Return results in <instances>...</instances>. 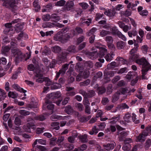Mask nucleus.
<instances>
[{
	"instance_id": "f257e3e1",
	"label": "nucleus",
	"mask_w": 151,
	"mask_h": 151,
	"mask_svg": "<svg viewBox=\"0 0 151 151\" xmlns=\"http://www.w3.org/2000/svg\"><path fill=\"white\" fill-rule=\"evenodd\" d=\"M28 69L31 71H33L34 73L35 76L39 79L37 80L38 82H42V81H40V79H42L43 76L42 72L39 68H35L34 65L32 64H30L28 66Z\"/></svg>"
},
{
	"instance_id": "f03ea898",
	"label": "nucleus",
	"mask_w": 151,
	"mask_h": 151,
	"mask_svg": "<svg viewBox=\"0 0 151 151\" xmlns=\"http://www.w3.org/2000/svg\"><path fill=\"white\" fill-rule=\"evenodd\" d=\"M136 62L139 65H142V70L151 69V65L144 58H142L136 60Z\"/></svg>"
},
{
	"instance_id": "7ed1b4c3",
	"label": "nucleus",
	"mask_w": 151,
	"mask_h": 151,
	"mask_svg": "<svg viewBox=\"0 0 151 151\" xmlns=\"http://www.w3.org/2000/svg\"><path fill=\"white\" fill-rule=\"evenodd\" d=\"M27 121L28 123H27L26 126H24V129L26 132H30V128L31 127L35 126V121L34 120L31 118H28Z\"/></svg>"
},
{
	"instance_id": "20e7f679",
	"label": "nucleus",
	"mask_w": 151,
	"mask_h": 151,
	"mask_svg": "<svg viewBox=\"0 0 151 151\" xmlns=\"http://www.w3.org/2000/svg\"><path fill=\"white\" fill-rule=\"evenodd\" d=\"M111 33L112 35H117L119 38H121L124 41H126V37L121 32L117 29L116 27H113L111 28Z\"/></svg>"
},
{
	"instance_id": "39448f33",
	"label": "nucleus",
	"mask_w": 151,
	"mask_h": 151,
	"mask_svg": "<svg viewBox=\"0 0 151 151\" xmlns=\"http://www.w3.org/2000/svg\"><path fill=\"white\" fill-rule=\"evenodd\" d=\"M12 24L11 23H8L6 24L5 26L6 28L4 31V32L6 33H9L10 35H12L14 32V27L12 26Z\"/></svg>"
},
{
	"instance_id": "423d86ee",
	"label": "nucleus",
	"mask_w": 151,
	"mask_h": 151,
	"mask_svg": "<svg viewBox=\"0 0 151 151\" xmlns=\"http://www.w3.org/2000/svg\"><path fill=\"white\" fill-rule=\"evenodd\" d=\"M135 117L136 115L134 113H133L132 116L130 113L127 112L124 117L123 119L125 122L128 123L132 122Z\"/></svg>"
},
{
	"instance_id": "0eeeda50",
	"label": "nucleus",
	"mask_w": 151,
	"mask_h": 151,
	"mask_svg": "<svg viewBox=\"0 0 151 151\" xmlns=\"http://www.w3.org/2000/svg\"><path fill=\"white\" fill-rule=\"evenodd\" d=\"M12 53L15 57V60L16 61L21 60L22 58V53L19 50L17 49L12 50Z\"/></svg>"
},
{
	"instance_id": "6e6552de",
	"label": "nucleus",
	"mask_w": 151,
	"mask_h": 151,
	"mask_svg": "<svg viewBox=\"0 0 151 151\" xmlns=\"http://www.w3.org/2000/svg\"><path fill=\"white\" fill-rule=\"evenodd\" d=\"M68 53L66 52L63 51L58 56L57 63L58 64H60L64 62L66 60V56Z\"/></svg>"
},
{
	"instance_id": "1a4fd4ad",
	"label": "nucleus",
	"mask_w": 151,
	"mask_h": 151,
	"mask_svg": "<svg viewBox=\"0 0 151 151\" xmlns=\"http://www.w3.org/2000/svg\"><path fill=\"white\" fill-rule=\"evenodd\" d=\"M137 51L135 49H132L130 51L129 60L130 62L134 61L138 58L139 55L135 53Z\"/></svg>"
},
{
	"instance_id": "9d476101",
	"label": "nucleus",
	"mask_w": 151,
	"mask_h": 151,
	"mask_svg": "<svg viewBox=\"0 0 151 151\" xmlns=\"http://www.w3.org/2000/svg\"><path fill=\"white\" fill-rule=\"evenodd\" d=\"M62 94L59 92H56L55 93H51L48 95V98L52 99L53 101L55 99H58L61 96Z\"/></svg>"
},
{
	"instance_id": "9b49d317",
	"label": "nucleus",
	"mask_w": 151,
	"mask_h": 151,
	"mask_svg": "<svg viewBox=\"0 0 151 151\" xmlns=\"http://www.w3.org/2000/svg\"><path fill=\"white\" fill-rule=\"evenodd\" d=\"M74 6V3L73 1L66 2L64 7V10L69 11L72 9Z\"/></svg>"
},
{
	"instance_id": "f8f14e48",
	"label": "nucleus",
	"mask_w": 151,
	"mask_h": 151,
	"mask_svg": "<svg viewBox=\"0 0 151 151\" xmlns=\"http://www.w3.org/2000/svg\"><path fill=\"white\" fill-rule=\"evenodd\" d=\"M69 117L68 116H61L57 115L56 114H53L50 117V119L53 121H56L57 119H64Z\"/></svg>"
},
{
	"instance_id": "ddd939ff",
	"label": "nucleus",
	"mask_w": 151,
	"mask_h": 151,
	"mask_svg": "<svg viewBox=\"0 0 151 151\" xmlns=\"http://www.w3.org/2000/svg\"><path fill=\"white\" fill-rule=\"evenodd\" d=\"M116 145V143L114 142H112L106 144L104 145L103 146L107 150L109 151L113 149Z\"/></svg>"
},
{
	"instance_id": "4468645a",
	"label": "nucleus",
	"mask_w": 151,
	"mask_h": 151,
	"mask_svg": "<svg viewBox=\"0 0 151 151\" xmlns=\"http://www.w3.org/2000/svg\"><path fill=\"white\" fill-rule=\"evenodd\" d=\"M51 103V101L48 99V114H49L50 115L53 113L54 105Z\"/></svg>"
},
{
	"instance_id": "2eb2a0df",
	"label": "nucleus",
	"mask_w": 151,
	"mask_h": 151,
	"mask_svg": "<svg viewBox=\"0 0 151 151\" xmlns=\"http://www.w3.org/2000/svg\"><path fill=\"white\" fill-rule=\"evenodd\" d=\"M63 33L62 32H59L54 36V39L63 42Z\"/></svg>"
},
{
	"instance_id": "dca6fc26",
	"label": "nucleus",
	"mask_w": 151,
	"mask_h": 151,
	"mask_svg": "<svg viewBox=\"0 0 151 151\" xmlns=\"http://www.w3.org/2000/svg\"><path fill=\"white\" fill-rule=\"evenodd\" d=\"M88 54L92 59H96L98 57H99V52H98L97 50L88 52Z\"/></svg>"
},
{
	"instance_id": "f3484780",
	"label": "nucleus",
	"mask_w": 151,
	"mask_h": 151,
	"mask_svg": "<svg viewBox=\"0 0 151 151\" xmlns=\"http://www.w3.org/2000/svg\"><path fill=\"white\" fill-rule=\"evenodd\" d=\"M104 13L109 17H112L115 16L116 12L115 9H113L112 10L109 9L107 11H105Z\"/></svg>"
},
{
	"instance_id": "a211bd4d",
	"label": "nucleus",
	"mask_w": 151,
	"mask_h": 151,
	"mask_svg": "<svg viewBox=\"0 0 151 151\" xmlns=\"http://www.w3.org/2000/svg\"><path fill=\"white\" fill-rule=\"evenodd\" d=\"M83 32V31L82 29L79 27H77L75 28V30H73L72 34L73 35H76L79 34H82Z\"/></svg>"
},
{
	"instance_id": "6ab92c4d",
	"label": "nucleus",
	"mask_w": 151,
	"mask_h": 151,
	"mask_svg": "<svg viewBox=\"0 0 151 151\" xmlns=\"http://www.w3.org/2000/svg\"><path fill=\"white\" fill-rule=\"evenodd\" d=\"M115 55L113 51H111L110 53L107 54L105 57V58L107 61H110L112 60Z\"/></svg>"
},
{
	"instance_id": "aec40b11",
	"label": "nucleus",
	"mask_w": 151,
	"mask_h": 151,
	"mask_svg": "<svg viewBox=\"0 0 151 151\" xmlns=\"http://www.w3.org/2000/svg\"><path fill=\"white\" fill-rule=\"evenodd\" d=\"M125 45V43L122 41H118L116 42V47L119 50L124 48Z\"/></svg>"
},
{
	"instance_id": "412c9836",
	"label": "nucleus",
	"mask_w": 151,
	"mask_h": 151,
	"mask_svg": "<svg viewBox=\"0 0 151 151\" xmlns=\"http://www.w3.org/2000/svg\"><path fill=\"white\" fill-rule=\"evenodd\" d=\"M78 137L81 142L82 143L86 142L88 141L87 136L86 134L79 135L78 136Z\"/></svg>"
},
{
	"instance_id": "4be33fe9",
	"label": "nucleus",
	"mask_w": 151,
	"mask_h": 151,
	"mask_svg": "<svg viewBox=\"0 0 151 151\" xmlns=\"http://www.w3.org/2000/svg\"><path fill=\"white\" fill-rule=\"evenodd\" d=\"M99 50L98 51L99 52V54L100 57H103L105 54L107 52V50L104 47H99Z\"/></svg>"
},
{
	"instance_id": "5701e85b",
	"label": "nucleus",
	"mask_w": 151,
	"mask_h": 151,
	"mask_svg": "<svg viewBox=\"0 0 151 151\" xmlns=\"http://www.w3.org/2000/svg\"><path fill=\"white\" fill-rule=\"evenodd\" d=\"M48 19H52V20L55 21L59 20L60 19V17L57 14H52L51 16L49 15H48Z\"/></svg>"
},
{
	"instance_id": "b1692460",
	"label": "nucleus",
	"mask_w": 151,
	"mask_h": 151,
	"mask_svg": "<svg viewBox=\"0 0 151 151\" xmlns=\"http://www.w3.org/2000/svg\"><path fill=\"white\" fill-rule=\"evenodd\" d=\"M120 95V92H119L118 91L115 93L112 96V102L114 103L117 101L119 98Z\"/></svg>"
},
{
	"instance_id": "393cba45",
	"label": "nucleus",
	"mask_w": 151,
	"mask_h": 151,
	"mask_svg": "<svg viewBox=\"0 0 151 151\" xmlns=\"http://www.w3.org/2000/svg\"><path fill=\"white\" fill-rule=\"evenodd\" d=\"M64 111L66 113L69 114L73 113L74 110L72 107L69 105L65 107Z\"/></svg>"
},
{
	"instance_id": "a878e982",
	"label": "nucleus",
	"mask_w": 151,
	"mask_h": 151,
	"mask_svg": "<svg viewBox=\"0 0 151 151\" xmlns=\"http://www.w3.org/2000/svg\"><path fill=\"white\" fill-rule=\"evenodd\" d=\"M23 25L21 23H18L16 25V27H14V29L15 30H16L17 32H19L21 31L23 29Z\"/></svg>"
},
{
	"instance_id": "bb28decb",
	"label": "nucleus",
	"mask_w": 151,
	"mask_h": 151,
	"mask_svg": "<svg viewBox=\"0 0 151 151\" xmlns=\"http://www.w3.org/2000/svg\"><path fill=\"white\" fill-rule=\"evenodd\" d=\"M33 6L35 8V11L37 12L40 9V6L38 4V0H35L33 2Z\"/></svg>"
},
{
	"instance_id": "cd10ccee",
	"label": "nucleus",
	"mask_w": 151,
	"mask_h": 151,
	"mask_svg": "<svg viewBox=\"0 0 151 151\" xmlns=\"http://www.w3.org/2000/svg\"><path fill=\"white\" fill-rule=\"evenodd\" d=\"M119 135V140L120 141H122L123 140V139L127 136V132L123 131L120 132Z\"/></svg>"
},
{
	"instance_id": "c85d7f7f",
	"label": "nucleus",
	"mask_w": 151,
	"mask_h": 151,
	"mask_svg": "<svg viewBox=\"0 0 151 151\" xmlns=\"http://www.w3.org/2000/svg\"><path fill=\"white\" fill-rule=\"evenodd\" d=\"M59 123L58 122H53L51 123V128L53 129L58 130L60 128Z\"/></svg>"
},
{
	"instance_id": "c756f323",
	"label": "nucleus",
	"mask_w": 151,
	"mask_h": 151,
	"mask_svg": "<svg viewBox=\"0 0 151 151\" xmlns=\"http://www.w3.org/2000/svg\"><path fill=\"white\" fill-rule=\"evenodd\" d=\"M46 149V148L45 146H43L41 145H37L35 148V151H45Z\"/></svg>"
},
{
	"instance_id": "7c9ffc66",
	"label": "nucleus",
	"mask_w": 151,
	"mask_h": 151,
	"mask_svg": "<svg viewBox=\"0 0 151 151\" xmlns=\"http://www.w3.org/2000/svg\"><path fill=\"white\" fill-rule=\"evenodd\" d=\"M67 50L72 53H74L77 52L76 47L74 45L69 46Z\"/></svg>"
},
{
	"instance_id": "2f4dec72",
	"label": "nucleus",
	"mask_w": 151,
	"mask_h": 151,
	"mask_svg": "<svg viewBox=\"0 0 151 151\" xmlns=\"http://www.w3.org/2000/svg\"><path fill=\"white\" fill-rule=\"evenodd\" d=\"M96 95L95 91L93 90H91L88 91L87 96L88 98H91L94 96Z\"/></svg>"
},
{
	"instance_id": "473e14b6",
	"label": "nucleus",
	"mask_w": 151,
	"mask_h": 151,
	"mask_svg": "<svg viewBox=\"0 0 151 151\" xmlns=\"http://www.w3.org/2000/svg\"><path fill=\"white\" fill-rule=\"evenodd\" d=\"M75 17H78L81 15V14L83 12L82 9L80 8H77L75 10Z\"/></svg>"
},
{
	"instance_id": "72a5a7b5",
	"label": "nucleus",
	"mask_w": 151,
	"mask_h": 151,
	"mask_svg": "<svg viewBox=\"0 0 151 151\" xmlns=\"http://www.w3.org/2000/svg\"><path fill=\"white\" fill-rule=\"evenodd\" d=\"M98 91V93L99 95H101L105 93L106 90L105 87L103 86L98 87L97 88Z\"/></svg>"
},
{
	"instance_id": "f704fd0d",
	"label": "nucleus",
	"mask_w": 151,
	"mask_h": 151,
	"mask_svg": "<svg viewBox=\"0 0 151 151\" xmlns=\"http://www.w3.org/2000/svg\"><path fill=\"white\" fill-rule=\"evenodd\" d=\"M117 65L116 64V62L114 61L108 64L107 67L108 69H111L114 68L115 67H117Z\"/></svg>"
},
{
	"instance_id": "c9c22d12",
	"label": "nucleus",
	"mask_w": 151,
	"mask_h": 151,
	"mask_svg": "<svg viewBox=\"0 0 151 151\" xmlns=\"http://www.w3.org/2000/svg\"><path fill=\"white\" fill-rule=\"evenodd\" d=\"M0 101L4 100L6 97V93L3 89L0 88Z\"/></svg>"
},
{
	"instance_id": "e433bc0d",
	"label": "nucleus",
	"mask_w": 151,
	"mask_h": 151,
	"mask_svg": "<svg viewBox=\"0 0 151 151\" xmlns=\"http://www.w3.org/2000/svg\"><path fill=\"white\" fill-rule=\"evenodd\" d=\"M99 62H97L95 64L94 66L97 68L101 67L102 66V64L101 63H103L104 62V59H98Z\"/></svg>"
},
{
	"instance_id": "4c0bfd02",
	"label": "nucleus",
	"mask_w": 151,
	"mask_h": 151,
	"mask_svg": "<svg viewBox=\"0 0 151 151\" xmlns=\"http://www.w3.org/2000/svg\"><path fill=\"white\" fill-rule=\"evenodd\" d=\"M128 34L130 37H132V36H135L137 35V32L135 29H133L132 31H130L128 32Z\"/></svg>"
},
{
	"instance_id": "58836bf2",
	"label": "nucleus",
	"mask_w": 151,
	"mask_h": 151,
	"mask_svg": "<svg viewBox=\"0 0 151 151\" xmlns=\"http://www.w3.org/2000/svg\"><path fill=\"white\" fill-rule=\"evenodd\" d=\"M18 94L15 92L9 91L8 93V96L9 97L14 99L17 97Z\"/></svg>"
},
{
	"instance_id": "ea45409f",
	"label": "nucleus",
	"mask_w": 151,
	"mask_h": 151,
	"mask_svg": "<svg viewBox=\"0 0 151 151\" xmlns=\"http://www.w3.org/2000/svg\"><path fill=\"white\" fill-rule=\"evenodd\" d=\"M52 51L55 53H57L60 52L61 49L60 47L57 46H55L54 47H52Z\"/></svg>"
},
{
	"instance_id": "a19ab883",
	"label": "nucleus",
	"mask_w": 151,
	"mask_h": 151,
	"mask_svg": "<svg viewBox=\"0 0 151 151\" xmlns=\"http://www.w3.org/2000/svg\"><path fill=\"white\" fill-rule=\"evenodd\" d=\"M131 148V146L129 143H125L124 144L122 149L124 151L129 150Z\"/></svg>"
},
{
	"instance_id": "79ce46f5",
	"label": "nucleus",
	"mask_w": 151,
	"mask_h": 151,
	"mask_svg": "<svg viewBox=\"0 0 151 151\" xmlns=\"http://www.w3.org/2000/svg\"><path fill=\"white\" fill-rule=\"evenodd\" d=\"M66 3V1L64 0H60L55 3L56 6H63Z\"/></svg>"
},
{
	"instance_id": "37998d69",
	"label": "nucleus",
	"mask_w": 151,
	"mask_h": 151,
	"mask_svg": "<svg viewBox=\"0 0 151 151\" xmlns=\"http://www.w3.org/2000/svg\"><path fill=\"white\" fill-rule=\"evenodd\" d=\"M90 80L89 79H87L83 82H80L79 85L81 87L85 86L88 85L90 84Z\"/></svg>"
},
{
	"instance_id": "c03bdc74",
	"label": "nucleus",
	"mask_w": 151,
	"mask_h": 151,
	"mask_svg": "<svg viewBox=\"0 0 151 151\" xmlns=\"http://www.w3.org/2000/svg\"><path fill=\"white\" fill-rule=\"evenodd\" d=\"M120 92V94L121 93L122 94H124L129 92L128 88L127 87L122 88H120L118 91Z\"/></svg>"
},
{
	"instance_id": "a18cd8bd",
	"label": "nucleus",
	"mask_w": 151,
	"mask_h": 151,
	"mask_svg": "<svg viewBox=\"0 0 151 151\" xmlns=\"http://www.w3.org/2000/svg\"><path fill=\"white\" fill-rule=\"evenodd\" d=\"M61 85L59 83H55L51 85V89H55L61 88Z\"/></svg>"
},
{
	"instance_id": "49530a36",
	"label": "nucleus",
	"mask_w": 151,
	"mask_h": 151,
	"mask_svg": "<svg viewBox=\"0 0 151 151\" xmlns=\"http://www.w3.org/2000/svg\"><path fill=\"white\" fill-rule=\"evenodd\" d=\"M111 32L106 31L105 30H102L100 32V35L101 37H104L108 35H110Z\"/></svg>"
},
{
	"instance_id": "de8ad7c7",
	"label": "nucleus",
	"mask_w": 151,
	"mask_h": 151,
	"mask_svg": "<svg viewBox=\"0 0 151 151\" xmlns=\"http://www.w3.org/2000/svg\"><path fill=\"white\" fill-rule=\"evenodd\" d=\"M119 115L116 117H113L112 118L109 119L110 123L112 124H115L116 122L119 119Z\"/></svg>"
},
{
	"instance_id": "09e8293b",
	"label": "nucleus",
	"mask_w": 151,
	"mask_h": 151,
	"mask_svg": "<svg viewBox=\"0 0 151 151\" xmlns=\"http://www.w3.org/2000/svg\"><path fill=\"white\" fill-rule=\"evenodd\" d=\"M105 40L107 42L108 44L112 43L113 42V39L112 37L111 36H106L105 37Z\"/></svg>"
},
{
	"instance_id": "8fccbe9b",
	"label": "nucleus",
	"mask_w": 151,
	"mask_h": 151,
	"mask_svg": "<svg viewBox=\"0 0 151 151\" xmlns=\"http://www.w3.org/2000/svg\"><path fill=\"white\" fill-rule=\"evenodd\" d=\"M116 60L118 61L119 63H121L123 64H124L127 63V60L124 59L123 58L118 57Z\"/></svg>"
},
{
	"instance_id": "3c124183",
	"label": "nucleus",
	"mask_w": 151,
	"mask_h": 151,
	"mask_svg": "<svg viewBox=\"0 0 151 151\" xmlns=\"http://www.w3.org/2000/svg\"><path fill=\"white\" fill-rule=\"evenodd\" d=\"M70 36L67 34H63V43H64L68 40L70 38Z\"/></svg>"
},
{
	"instance_id": "603ef678",
	"label": "nucleus",
	"mask_w": 151,
	"mask_h": 151,
	"mask_svg": "<svg viewBox=\"0 0 151 151\" xmlns=\"http://www.w3.org/2000/svg\"><path fill=\"white\" fill-rule=\"evenodd\" d=\"M83 103L85 106H89L90 103L88 97L84 98Z\"/></svg>"
},
{
	"instance_id": "864d4df0",
	"label": "nucleus",
	"mask_w": 151,
	"mask_h": 151,
	"mask_svg": "<svg viewBox=\"0 0 151 151\" xmlns=\"http://www.w3.org/2000/svg\"><path fill=\"white\" fill-rule=\"evenodd\" d=\"M137 138L138 141L141 142H144L145 140V137L141 134L139 135Z\"/></svg>"
},
{
	"instance_id": "5fc2aeb1",
	"label": "nucleus",
	"mask_w": 151,
	"mask_h": 151,
	"mask_svg": "<svg viewBox=\"0 0 151 151\" xmlns=\"http://www.w3.org/2000/svg\"><path fill=\"white\" fill-rule=\"evenodd\" d=\"M132 73L131 72H129L127 74L126 76V78L129 81L131 79L134 78V75L132 74Z\"/></svg>"
},
{
	"instance_id": "6e6d98bb",
	"label": "nucleus",
	"mask_w": 151,
	"mask_h": 151,
	"mask_svg": "<svg viewBox=\"0 0 151 151\" xmlns=\"http://www.w3.org/2000/svg\"><path fill=\"white\" fill-rule=\"evenodd\" d=\"M76 107L80 111H82L84 109V107L83 104L80 103H78L76 104Z\"/></svg>"
},
{
	"instance_id": "4d7b16f0",
	"label": "nucleus",
	"mask_w": 151,
	"mask_h": 151,
	"mask_svg": "<svg viewBox=\"0 0 151 151\" xmlns=\"http://www.w3.org/2000/svg\"><path fill=\"white\" fill-rule=\"evenodd\" d=\"M151 69H146L145 70H142V79H147V77L145 76V75L147 74V72L149 70Z\"/></svg>"
},
{
	"instance_id": "13d9d810",
	"label": "nucleus",
	"mask_w": 151,
	"mask_h": 151,
	"mask_svg": "<svg viewBox=\"0 0 151 151\" xmlns=\"http://www.w3.org/2000/svg\"><path fill=\"white\" fill-rule=\"evenodd\" d=\"M107 45L109 48L111 50V51H113L114 52L116 50V48L113 44L109 43Z\"/></svg>"
},
{
	"instance_id": "bf43d9fd",
	"label": "nucleus",
	"mask_w": 151,
	"mask_h": 151,
	"mask_svg": "<svg viewBox=\"0 0 151 151\" xmlns=\"http://www.w3.org/2000/svg\"><path fill=\"white\" fill-rule=\"evenodd\" d=\"M85 64L87 67L89 68H92L93 66V63L90 61L86 62Z\"/></svg>"
},
{
	"instance_id": "052dcab7",
	"label": "nucleus",
	"mask_w": 151,
	"mask_h": 151,
	"mask_svg": "<svg viewBox=\"0 0 151 151\" xmlns=\"http://www.w3.org/2000/svg\"><path fill=\"white\" fill-rule=\"evenodd\" d=\"M15 124L18 126H19L21 124V121L19 118L16 117L14 120Z\"/></svg>"
},
{
	"instance_id": "680f3d73",
	"label": "nucleus",
	"mask_w": 151,
	"mask_h": 151,
	"mask_svg": "<svg viewBox=\"0 0 151 151\" xmlns=\"http://www.w3.org/2000/svg\"><path fill=\"white\" fill-rule=\"evenodd\" d=\"M34 118L36 120H39L40 121H43L45 119L44 116L42 115L36 116Z\"/></svg>"
},
{
	"instance_id": "e2e57ef3",
	"label": "nucleus",
	"mask_w": 151,
	"mask_h": 151,
	"mask_svg": "<svg viewBox=\"0 0 151 151\" xmlns=\"http://www.w3.org/2000/svg\"><path fill=\"white\" fill-rule=\"evenodd\" d=\"M79 93L83 95L84 98L88 97L87 93L83 89H80L79 91Z\"/></svg>"
},
{
	"instance_id": "0e129e2a",
	"label": "nucleus",
	"mask_w": 151,
	"mask_h": 151,
	"mask_svg": "<svg viewBox=\"0 0 151 151\" xmlns=\"http://www.w3.org/2000/svg\"><path fill=\"white\" fill-rule=\"evenodd\" d=\"M112 85H109L107 88V93L108 94H109L112 92Z\"/></svg>"
},
{
	"instance_id": "69168bd1",
	"label": "nucleus",
	"mask_w": 151,
	"mask_h": 151,
	"mask_svg": "<svg viewBox=\"0 0 151 151\" xmlns=\"http://www.w3.org/2000/svg\"><path fill=\"white\" fill-rule=\"evenodd\" d=\"M149 131L148 127H147L141 134L145 137L148 135Z\"/></svg>"
},
{
	"instance_id": "338daca9",
	"label": "nucleus",
	"mask_w": 151,
	"mask_h": 151,
	"mask_svg": "<svg viewBox=\"0 0 151 151\" xmlns=\"http://www.w3.org/2000/svg\"><path fill=\"white\" fill-rule=\"evenodd\" d=\"M148 47L147 45H144L142 46L141 48L142 50V51L143 53L146 54L148 50Z\"/></svg>"
},
{
	"instance_id": "774afa93",
	"label": "nucleus",
	"mask_w": 151,
	"mask_h": 151,
	"mask_svg": "<svg viewBox=\"0 0 151 151\" xmlns=\"http://www.w3.org/2000/svg\"><path fill=\"white\" fill-rule=\"evenodd\" d=\"M151 145V140L150 139H147L145 143V147L147 149Z\"/></svg>"
}]
</instances>
